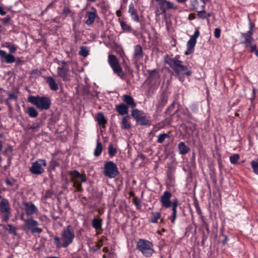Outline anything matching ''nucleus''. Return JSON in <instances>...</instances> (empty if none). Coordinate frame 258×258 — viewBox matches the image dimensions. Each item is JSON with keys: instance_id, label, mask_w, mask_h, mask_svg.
Listing matches in <instances>:
<instances>
[{"instance_id": "f257e3e1", "label": "nucleus", "mask_w": 258, "mask_h": 258, "mask_svg": "<svg viewBox=\"0 0 258 258\" xmlns=\"http://www.w3.org/2000/svg\"><path fill=\"white\" fill-rule=\"evenodd\" d=\"M60 236V237H54V244L57 248L67 247L73 242L75 238V232L73 226L69 225L63 228Z\"/></svg>"}, {"instance_id": "f03ea898", "label": "nucleus", "mask_w": 258, "mask_h": 258, "mask_svg": "<svg viewBox=\"0 0 258 258\" xmlns=\"http://www.w3.org/2000/svg\"><path fill=\"white\" fill-rule=\"evenodd\" d=\"M171 68H172L176 76L179 79L183 81L185 76H189L192 74V72L187 69V68L182 64L181 60L176 59L175 58H170L167 62Z\"/></svg>"}, {"instance_id": "7ed1b4c3", "label": "nucleus", "mask_w": 258, "mask_h": 258, "mask_svg": "<svg viewBox=\"0 0 258 258\" xmlns=\"http://www.w3.org/2000/svg\"><path fill=\"white\" fill-rule=\"evenodd\" d=\"M28 101L41 110L48 109L51 103V100L49 97L39 95L30 96L28 98Z\"/></svg>"}, {"instance_id": "20e7f679", "label": "nucleus", "mask_w": 258, "mask_h": 258, "mask_svg": "<svg viewBox=\"0 0 258 258\" xmlns=\"http://www.w3.org/2000/svg\"><path fill=\"white\" fill-rule=\"evenodd\" d=\"M153 244L145 239H140L137 242V248L146 257L152 255L154 251L153 249Z\"/></svg>"}, {"instance_id": "39448f33", "label": "nucleus", "mask_w": 258, "mask_h": 258, "mask_svg": "<svg viewBox=\"0 0 258 258\" xmlns=\"http://www.w3.org/2000/svg\"><path fill=\"white\" fill-rule=\"evenodd\" d=\"M132 116L136 120L137 124L142 126H150L151 121L149 117H147L145 112L138 109H134L132 111Z\"/></svg>"}, {"instance_id": "423d86ee", "label": "nucleus", "mask_w": 258, "mask_h": 258, "mask_svg": "<svg viewBox=\"0 0 258 258\" xmlns=\"http://www.w3.org/2000/svg\"><path fill=\"white\" fill-rule=\"evenodd\" d=\"M69 61L64 60H58L57 63L59 67L57 68V74L58 77L61 78L63 81H68L70 80L69 73Z\"/></svg>"}, {"instance_id": "0eeeda50", "label": "nucleus", "mask_w": 258, "mask_h": 258, "mask_svg": "<svg viewBox=\"0 0 258 258\" xmlns=\"http://www.w3.org/2000/svg\"><path fill=\"white\" fill-rule=\"evenodd\" d=\"M149 76L146 81L148 83L150 87L156 89L161 82L160 75L157 70H148Z\"/></svg>"}, {"instance_id": "6e6552de", "label": "nucleus", "mask_w": 258, "mask_h": 258, "mask_svg": "<svg viewBox=\"0 0 258 258\" xmlns=\"http://www.w3.org/2000/svg\"><path fill=\"white\" fill-rule=\"evenodd\" d=\"M119 172L116 165L112 161L106 162L104 165L103 174L109 178H113L115 177Z\"/></svg>"}, {"instance_id": "1a4fd4ad", "label": "nucleus", "mask_w": 258, "mask_h": 258, "mask_svg": "<svg viewBox=\"0 0 258 258\" xmlns=\"http://www.w3.org/2000/svg\"><path fill=\"white\" fill-rule=\"evenodd\" d=\"M46 165L45 160L39 159L32 164L31 166L29 168V171L34 175H39L44 172V167Z\"/></svg>"}, {"instance_id": "9d476101", "label": "nucleus", "mask_w": 258, "mask_h": 258, "mask_svg": "<svg viewBox=\"0 0 258 258\" xmlns=\"http://www.w3.org/2000/svg\"><path fill=\"white\" fill-rule=\"evenodd\" d=\"M108 60L114 73L117 74V76L121 78H123L125 75L122 72V68H121L116 57L114 55H109Z\"/></svg>"}, {"instance_id": "9b49d317", "label": "nucleus", "mask_w": 258, "mask_h": 258, "mask_svg": "<svg viewBox=\"0 0 258 258\" xmlns=\"http://www.w3.org/2000/svg\"><path fill=\"white\" fill-rule=\"evenodd\" d=\"M24 221V226L25 229L30 230L32 233L40 234L42 232V229L38 227V222L30 218L27 219H22Z\"/></svg>"}, {"instance_id": "f8f14e48", "label": "nucleus", "mask_w": 258, "mask_h": 258, "mask_svg": "<svg viewBox=\"0 0 258 258\" xmlns=\"http://www.w3.org/2000/svg\"><path fill=\"white\" fill-rule=\"evenodd\" d=\"M200 35V32L198 29L195 31L194 34L191 36L187 42V49L184 54L186 55L191 54L194 51V48L197 42V39Z\"/></svg>"}, {"instance_id": "ddd939ff", "label": "nucleus", "mask_w": 258, "mask_h": 258, "mask_svg": "<svg viewBox=\"0 0 258 258\" xmlns=\"http://www.w3.org/2000/svg\"><path fill=\"white\" fill-rule=\"evenodd\" d=\"M172 194L170 192L166 190L163 192L160 199V202L162 207L165 208H169L171 206L172 204V202L170 200Z\"/></svg>"}, {"instance_id": "4468645a", "label": "nucleus", "mask_w": 258, "mask_h": 258, "mask_svg": "<svg viewBox=\"0 0 258 258\" xmlns=\"http://www.w3.org/2000/svg\"><path fill=\"white\" fill-rule=\"evenodd\" d=\"M169 94L166 91H164L158 99L157 107L158 108H162L166 105L168 99Z\"/></svg>"}, {"instance_id": "2eb2a0df", "label": "nucleus", "mask_w": 258, "mask_h": 258, "mask_svg": "<svg viewBox=\"0 0 258 258\" xmlns=\"http://www.w3.org/2000/svg\"><path fill=\"white\" fill-rule=\"evenodd\" d=\"M24 210L25 213L28 216L32 215L37 212V208L32 203H27L24 204Z\"/></svg>"}, {"instance_id": "dca6fc26", "label": "nucleus", "mask_w": 258, "mask_h": 258, "mask_svg": "<svg viewBox=\"0 0 258 258\" xmlns=\"http://www.w3.org/2000/svg\"><path fill=\"white\" fill-rule=\"evenodd\" d=\"M156 1L158 3L156 6V15H160L161 14H165L167 8L166 0H156Z\"/></svg>"}, {"instance_id": "f3484780", "label": "nucleus", "mask_w": 258, "mask_h": 258, "mask_svg": "<svg viewBox=\"0 0 258 258\" xmlns=\"http://www.w3.org/2000/svg\"><path fill=\"white\" fill-rule=\"evenodd\" d=\"M10 206L7 199L3 198L0 202V212L1 213H9Z\"/></svg>"}, {"instance_id": "a211bd4d", "label": "nucleus", "mask_w": 258, "mask_h": 258, "mask_svg": "<svg viewBox=\"0 0 258 258\" xmlns=\"http://www.w3.org/2000/svg\"><path fill=\"white\" fill-rule=\"evenodd\" d=\"M123 102H124L128 107H131L132 108H135L136 106V103L135 102L133 98L128 95H124L122 98Z\"/></svg>"}, {"instance_id": "6ab92c4d", "label": "nucleus", "mask_w": 258, "mask_h": 258, "mask_svg": "<svg viewBox=\"0 0 258 258\" xmlns=\"http://www.w3.org/2000/svg\"><path fill=\"white\" fill-rule=\"evenodd\" d=\"M128 13L132 17V19L136 22H139V17L135 8L134 5L131 3L129 6Z\"/></svg>"}, {"instance_id": "aec40b11", "label": "nucleus", "mask_w": 258, "mask_h": 258, "mask_svg": "<svg viewBox=\"0 0 258 258\" xmlns=\"http://www.w3.org/2000/svg\"><path fill=\"white\" fill-rule=\"evenodd\" d=\"M0 56L2 58H4L7 63H13L15 62V57L11 54H6V52L3 50H0Z\"/></svg>"}, {"instance_id": "412c9836", "label": "nucleus", "mask_w": 258, "mask_h": 258, "mask_svg": "<svg viewBox=\"0 0 258 258\" xmlns=\"http://www.w3.org/2000/svg\"><path fill=\"white\" fill-rule=\"evenodd\" d=\"M128 106L124 103L116 105L115 109L120 115H124L128 113Z\"/></svg>"}, {"instance_id": "4be33fe9", "label": "nucleus", "mask_w": 258, "mask_h": 258, "mask_svg": "<svg viewBox=\"0 0 258 258\" xmlns=\"http://www.w3.org/2000/svg\"><path fill=\"white\" fill-rule=\"evenodd\" d=\"M87 16L88 17V19L86 21L85 23L87 25H92L94 23L95 18L97 17V15L95 11L88 12L87 13Z\"/></svg>"}, {"instance_id": "5701e85b", "label": "nucleus", "mask_w": 258, "mask_h": 258, "mask_svg": "<svg viewBox=\"0 0 258 258\" xmlns=\"http://www.w3.org/2000/svg\"><path fill=\"white\" fill-rule=\"evenodd\" d=\"M46 82L48 84L50 89L53 91L58 90L57 84L55 82V79L52 77H47L46 78Z\"/></svg>"}, {"instance_id": "b1692460", "label": "nucleus", "mask_w": 258, "mask_h": 258, "mask_svg": "<svg viewBox=\"0 0 258 258\" xmlns=\"http://www.w3.org/2000/svg\"><path fill=\"white\" fill-rule=\"evenodd\" d=\"M134 56L138 59L143 58V52L142 47L140 45L138 44L135 46Z\"/></svg>"}, {"instance_id": "393cba45", "label": "nucleus", "mask_w": 258, "mask_h": 258, "mask_svg": "<svg viewBox=\"0 0 258 258\" xmlns=\"http://www.w3.org/2000/svg\"><path fill=\"white\" fill-rule=\"evenodd\" d=\"M178 200L177 199H175L173 201L172 204L171 205L172 214V218H171V221L172 223H174L175 220L176 218V214H177L176 208L178 206Z\"/></svg>"}, {"instance_id": "a878e982", "label": "nucleus", "mask_w": 258, "mask_h": 258, "mask_svg": "<svg viewBox=\"0 0 258 258\" xmlns=\"http://www.w3.org/2000/svg\"><path fill=\"white\" fill-rule=\"evenodd\" d=\"M178 148L179 150V153L181 155H185L187 154L189 150V148L184 142L179 143L178 145Z\"/></svg>"}, {"instance_id": "bb28decb", "label": "nucleus", "mask_w": 258, "mask_h": 258, "mask_svg": "<svg viewBox=\"0 0 258 258\" xmlns=\"http://www.w3.org/2000/svg\"><path fill=\"white\" fill-rule=\"evenodd\" d=\"M102 220L101 218H95L92 220V226L96 230L100 229L102 228Z\"/></svg>"}, {"instance_id": "cd10ccee", "label": "nucleus", "mask_w": 258, "mask_h": 258, "mask_svg": "<svg viewBox=\"0 0 258 258\" xmlns=\"http://www.w3.org/2000/svg\"><path fill=\"white\" fill-rule=\"evenodd\" d=\"M131 127L132 125L127 120V116H123L121 120V127L124 130H129Z\"/></svg>"}, {"instance_id": "c85d7f7f", "label": "nucleus", "mask_w": 258, "mask_h": 258, "mask_svg": "<svg viewBox=\"0 0 258 258\" xmlns=\"http://www.w3.org/2000/svg\"><path fill=\"white\" fill-rule=\"evenodd\" d=\"M97 120L99 125H102L103 127L105 126L106 123V120L103 113L99 112L97 114Z\"/></svg>"}, {"instance_id": "c756f323", "label": "nucleus", "mask_w": 258, "mask_h": 258, "mask_svg": "<svg viewBox=\"0 0 258 258\" xmlns=\"http://www.w3.org/2000/svg\"><path fill=\"white\" fill-rule=\"evenodd\" d=\"M161 218V214L160 213L157 212H152L151 213V217L149 219V222L153 223H157L159 219Z\"/></svg>"}, {"instance_id": "7c9ffc66", "label": "nucleus", "mask_w": 258, "mask_h": 258, "mask_svg": "<svg viewBox=\"0 0 258 258\" xmlns=\"http://www.w3.org/2000/svg\"><path fill=\"white\" fill-rule=\"evenodd\" d=\"M102 152V143L98 140L97 142L96 147L94 152V155L95 157L100 156Z\"/></svg>"}, {"instance_id": "2f4dec72", "label": "nucleus", "mask_w": 258, "mask_h": 258, "mask_svg": "<svg viewBox=\"0 0 258 258\" xmlns=\"http://www.w3.org/2000/svg\"><path fill=\"white\" fill-rule=\"evenodd\" d=\"M199 3L198 0H190L189 8L190 10L195 11L198 9Z\"/></svg>"}, {"instance_id": "473e14b6", "label": "nucleus", "mask_w": 258, "mask_h": 258, "mask_svg": "<svg viewBox=\"0 0 258 258\" xmlns=\"http://www.w3.org/2000/svg\"><path fill=\"white\" fill-rule=\"evenodd\" d=\"M241 35L242 37L244 39V43L246 44V46H248L249 44L252 43L253 41V38L246 34L242 33Z\"/></svg>"}, {"instance_id": "72a5a7b5", "label": "nucleus", "mask_w": 258, "mask_h": 258, "mask_svg": "<svg viewBox=\"0 0 258 258\" xmlns=\"http://www.w3.org/2000/svg\"><path fill=\"white\" fill-rule=\"evenodd\" d=\"M71 181L73 182V186L76 188L77 191L82 192L83 191L82 184L80 182L74 179L73 177L71 178Z\"/></svg>"}, {"instance_id": "f704fd0d", "label": "nucleus", "mask_w": 258, "mask_h": 258, "mask_svg": "<svg viewBox=\"0 0 258 258\" xmlns=\"http://www.w3.org/2000/svg\"><path fill=\"white\" fill-rule=\"evenodd\" d=\"M27 113L31 117H36L38 115V112L34 107H28Z\"/></svg>"}, {"instance_id": "c9c22d12", "label": "nucleus", "mask_w": 258, "mask_h": 258, "mask_svg": "<svg viewBox=\"0 0 258 258\" xmlns=\"http://www.w3.org/2000/svg\"><path fill=\"white\" fill-rule=\"evenodd\" d=\"M253 172L258 175V159L251 161L250 163Z\"/></svg>"}, {"instance_id": "e433bc0d", "label": "nucleus", "mask_w": 258, "mask_h": 258, "mask_svg": "<svg viewBox=\"0 0 258 258\" xmlns=\"http://www.w3.org/2000/svg\"><path fill=\"white\" fill-rule=\"evenodd\" d=\"M120 26L122 29L127 32H131L132 31V27L128 24H127L124 21H121L120 23Z\"/></svg>"}, {"instance_id": "4c0bfd02", "label": "nucleus", "mask_w": 258, "mask_h": 258, "mask_svg": "<svg viewBox=\"0 0 258 258\" xmlns=\"http://www.w3.org/2000/svg\"><path fill=\"white\" fill-rule=\"evenodd\" d=\"M170 136L167 134H161L157 136V142L159 143H162L165 139L169 138Z\"/></svg>"}, {"instance_id": "58836bf2", "label": "nucleus", "mask_w": 258, "mask_h": 258, "mask_svg": "<svg viewBox=\"0 0 258 258\" xmlns=\"http://www.w3.org/2000/svg\"><path fill=\"white\" fill-rule=\"evenodd\" d=\"M79 54L84 57H86L88 56L89 54V51L87 47L86 46L81 47Z\"/></svg>"}, {"instance_id": "ea45409f", "label": "nucleus", "mask_w": 258, "mask_h": 258, "mask_svg": "<svg viewBox=\"0 0 258 258\" xmlns=\"http://www.w3.org/2000/svg\"><path fill=\"white\" fill-rule=\"evenodd\" d=\"M108 154L110 157L114 156L116 153V149L114 148L112 144H110L108 148Z\"/></svg>"}, {"instance_id": "a19ab883", "label": "nucleus", "mask_w": 258, "mask_h": 258, "mask_svg": "<svg viewBox=\"0 0 258 258\" xmlns=\"http://www.w3.org/2000/svg\"><path fill=\"white\" fill-rule=\"evenodd\" d=\"M68 174L70 175H72V177H73L74 179H75V178H79L81 177V175H82L79 171L76 170L69 171H68Z\"/></svg>"}, {"instance_id": "79ce46f5", "label": "nucleus", "mask_w": 258, "mask_h": 258, "mask_svg": "<svg viewBox=\"0 0 258 258\" xmlns=\"http://www.w3.org/2000/svg\"><path fill=\"white\" fill-rule=\"evenodd\" d=\"M240 157H239V154H233V155H231L230 158H229V159H230V162L232 163V164H236L238 160H239Z\"/></svg>"}, {"instance_id": "37998d69", "label": "nucleus", "mask_w": 258, "mask_h": 258, "mask_svg": "<svg viewBox=\"0 0 258 258\" xmlns=\"http://www.w3.org/2000/svg\"><path fill=\"white\" fill-rule=\"evenodd\" d=\"M5 46L8 48L11 53H14L17 50V47L15 45H11L10 43H6Z\"/></svg>"}, {"instance_id": "c03bdc74", "label": "nucleus", "mask_w": 258, "mask_h": 258, "mask_svg": "<svg viewBox=\"0 0 258 258\" xmlns=\"http://www.w3.org/2000/svg\"><path fill=\"white\" fill-rule=\"evenodd\" d=\"M197 16L199 18H201L202 19H205L207 18V13L205 11V10H202V11H197Z\"/></svg>"}, {"instance_id": "a18cd8bd", "label": "nucleus", "mask_w": 258, "mask_h": 258, "mask_svg": "<svg viewBox=\"0 0 258 258\" xmlns=\"http://www.w3.org/2000/svg\"><path fill=\"white\" fill-rule=\"evenodd\" d=\"M166 7L167 9H172L173 10L177 9V6L173 3L167 2L166 1Z\"/></svg>"}, {"instance_id": "49530a36", "label": "nucleus", "mask_w": 258, "mask_h": 258, "mask_svg": "<svg viewBox=\"0 0 258 258\" xmlns=\"http://www.w3.org/2000/svg\"><path fill=\"white\" fill-rule=\"evenodd\" d=\"M221 29L217 28L214 30V36L216 38H219L220 36Z\"/></svg>"}, {"instance_id": "de8ad7c7", "label": "nucleus", "mask_w": 258, "mask_h": 258, "mask_svg": "<svg viewBox=\"0 0 258 258\" xmlns=\"http://www.w3.org/2000/svg\"><path fill=\"white\" fill-rule=\"evenodd\" d=\"M71 13V10L68 7H64L62 11V14L67 17Z\"/></svg>"}, {"instance_id": "09e8293b", "label": "nucleus", "mask_w": 258, "mask_h": 258, "mask_svg": "<svg viewBox=\"0 0 258 258\" xmlns=\"http://www.w3.org/2000/svg\"><path fill=\"white\" fill-rule=\"evenodd\" d=\"M4 215L3 220L5 222H7L9 219L11 212H10V211H9V213H4Z\"/></svg>"}, {"instance_id": "8fccbe9b", "label": "nucleus", "mask_w": 258, "mask_h": 258, "mask_svg": "<svg viewBox=\"0 0 258 258\" xmlns=\"http://www.w3.org/2000/svg\"><path fill=\"white\" fill-rule=\"evenodd\" d=\"M248 46H250V52H254V51H255V50H256V48H257V46L256 44H252L251 43L250 44H249Z\"/></svg>"}, {"instance_id": "3c124183", "label": "nucleus", "mask_w": 258, "mask_h": 258, "mask_svg": "<svg viewBox=\"0 0 258 258\" xmlns=\"http://www.w3.org/2000/svg\"><path fill=\"white\" fill-rule=\"evenodd\" d=\"M17 96L13 93L9 94V99L11 100H16L17 99Z\"/></svg>"}, {"instance_id": "603ef678", "label": "nucleus", "mask_w": 258, "mask_h": 258, "mask_svg": "<svg viewBox=\"0 0 258 258\" xmlns=\"http://www.w3.org/2000/svg\"><path fill=\"white\" fill-rule=\"evenodd\" d=\"M221 235L224 237V239L222 241V244L225 245L227 243V242L228 241V237L224 234H221Z\"/></svg>"}, {"instance_id": "864d4df0", "label": "nucleus", "mask_w": 258, "mask_h": 258, "mask_svg": "<svg viewBox=\"0 0 258 258\" xmlns=\"http://www.w3.org/2000/svg\"><path fill=\"white\" fill-rule=\"evenodd\" d=\"M11 20V18L9 16H7L6 18H3L2 19L3 23L7 24Z\"/></svg>"}, {"instance_id": "5fc2aeb1", "label": "nucleus", "mask_w": 258, "mask_h": 258, "mask_svg": "<svg viewBox=\"0 0 258 258\" xmlns=\"http://www.w3.org/2000/svg\"><path fill=\"white\" fill-rule=\"evenodd\" d=\"M133 203L134 204L137 206H139L140 205V202L138 198H135L133 200Z\"/></svg>"}, {"instance_id": "6e6d98bb", "label": "nucleus", "mask_w": 258, "mask_h": 258, "mask_svg": "<svg viewBox=\"0 0 258 258\" xmlns=\"http://www.w3.org/2000/svg\"><path fill=\"white\" fill-rule=\"evenodd\" d=\"M79 178L81 179V181L82 182H84L86 181V180H87V178H86L85 175L82 174L81 175V177H80Z\"/></svg>"}, {"instance_id": "4d7b16f0", "label": "nucleus", "mask_w": 258, "mask_h": 258, "mask_svg": "<svg viewBox=\"0 0 258 258\" xmlns=\"http://www.w3.org/2000/svg\"><path fill=\"white\" fill-rule=\"evenodd\" d=\"M249 29L253 30V28L254 27V24L251 22V20L249 18Z\"/></svg>"}, {"instance_id": "13d9d810", "label": "nucleus", "mask_w": 258, "mask_h": 258, "mask_svg": "<svg viewBox=\"0 0 258 258\" xmlns=\"http://www.w3.org/2000/svg\"><path fill=\"white\" fill-rule=\"evenodd\" d=\"M6 14V12L4 10L3 8L0 6V15L4 16Z\"/></svg>"}, {"instance_id": "bf43d9fd", "label": "nucleus", "mask_w": 258, "mask_h": 258, "mask_svg": "<svg viewBox=\"0 0 258 258\" xmlns=\"http://www.w3.org/2000/svg\"><path fill=\"white\" fill-rule=\"evenodd\" d=\"M51 164L53 168H55V166H58V163L56 161H51Z\"/></svg>"}, {"instance_id": "052dcab7", "label": "nucleus", "mask_w": 258, "mask_h": 258, "mask_svg": "<svg viewBox=\"0 0 258 258\" xmlns=\"http://www.w3.org/2000/svg\"><path fill=\"white\" fill-rule=\"evenodd\" d=\"M244 34H246L247 35L251 36L253 34V30L249 29L248 31L246 33H244Z\"/></svg>"}, {"instance_id": "680f3d73", "label": "nucleus", "mask_w": 258, "mask_h": 258, "mask_svg": "<svg viewBox=\"0 0 258 258\" xmlns=\"http://www.w3.org/2000/svg\"><path fill=\"white\" fill-rule=\"evenodd\" d=\"M6 104L9 107V111H12V109H13L12 105L10 104V103L8 101H6Z\"/></svg>"}, {"instance_id": "e2e57ef3", "label": "nucleus", "mask_w": 258, "mask_h": 258, "mask_svg": "<svg viewBox=\"0 0 258 258\" xmlns=\"http://www.w3.org/2000/svg\"><path fill=\"white\" fill-rule=\"evenodd\" d=\"M177 2L179 3H184L186 2L187 0H176Z\"/></svg>"}, {"instance_id": "0e129e2a", "label": "nucleus", "mask_w": 258, "mask_h": 258, "mask_svg": "<svg viewBox=\"0 0 258 258\" xmlns=\"http://www.w3.org/2000/svg\"><path fill=\"white\" fill-rule=\"evenodd\" d=\"M6 183L7 185H12V183L10 181V180L9 179H7L6 181Z\"/></svg>"}, {"instance_id": "69168bd1", "label": "nucleus", "mask_w": 258, "mask_h": 258, "mask_svg": "<svg viewBox=\"0 0 258 258\" xmlns=\"http://www.w3.org/2000/svg\"><path fill=\"white\" fill-rule=\"evenodd\" d=\"M102 251L104 252H107L108 251V249L106 247H105L103 248Z\"/></svg>"}, {"instance_id": "338daca9", "label": "nucleus", "mask_w": 258, "mask_h": 258, "mask_svg": "<svg viewBox=\"0 0 258 258\" xmlns=\"http://www.w3.org/2000/svg\"><path fill=\"white\" fill-rule=\"evenodd\" d=\"M206 239H207V236H203V239H202V244H204V241H205V240H206Z\"/></svg>"}, {"instance_id": "774afa93", "label": "nucleus", "mask_w": 258, "mask_h": 258, "mask_svg": "<svg viewBox=\"0 0 258 258\" xmlns=\"http://www.w3.org/2000/svg\"><path fill=\"white\" fill-rule=\"evenodd\" d=\"M196 210L198 212H199L200 211V207H199V206L198 204H196Z\"/></svg>"}]
</instances>
